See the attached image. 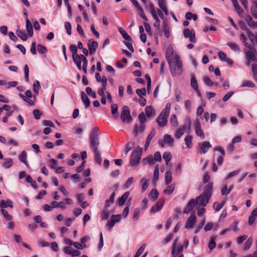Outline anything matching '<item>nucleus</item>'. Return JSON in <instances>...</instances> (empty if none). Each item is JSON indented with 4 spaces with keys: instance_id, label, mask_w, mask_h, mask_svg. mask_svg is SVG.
Returning a JSON list of instances; mask_svg holds the SVG:
<instances>
[{
    "instance_id": "obj_12",
    "label": "nucleus",
    "mask_w": 257,
    "mask_h": 257,
    "mask_svg": "<svg viewBox=\"0 0 257 257\" xmlns=\"http://www.w3.org/2000/svg\"><path fill=\"white\" fill-rule=\"evenodd\" d=\"M196 220V217L195 215L194 212L191 214L190 216L188 218L187 222L185 225L186 228L189 229L193 227Z\"/></svg>"
},
{
    "instance_id": "obj_46",
    "label": "nucleus",
    "mask_w": 257,
    "mask_h": 257,
    "mask_svg": "<svg viewBox=\"0 0 257 257\" xmlns=\"http://www.w3.org/2000/svg\"><path fill=\"white\" fill-rule=\"evenodd\" d=\"M159 196V192L156 189H153L151 191L149 197L153 200H156L158 198Z\"/></svg>"
},
{
    "instance_id": "obj_18",
    "label": "nucleus",
    "mask_w": 257,
    "mask_h": 257,
    "mask_svg": "<svg viewBox=\"0 0 257 257\" xmlns=\"http://www.w3.org/2000/svg\"><path fill=\"white\" fill-rule=\"evenodd\" d=\"M102 87L100 88L98 90V94L101 96H104V90L106 89L107 85V78L105 76H102Z\"/></svg>"
},
{
    "instance_id": "obj_29",
    "label": "nucleus",
    "mask_w": 257,
    "mask_h": 257,
    "mask_svg": "<svg viewBox=\"0 0 257 257\" xmlns=\"http://www.w3.org/2000/svg\"><path fill=\"white\" fill-rule=\"evenodd\" d=\"M118 106L116 104H113L111 106V112L114 118H117L118 116V113L117 112Z\"/></svg>"
},
{
    "instance_id": "obj_60",
    "label": "nucleus",
    "mask_w": 257,
    "mask_h": 257,
    "mask_svg": "<svg viewBox=\"0 0 257 257\" xmlns=\"http://www.w3.org/2000/svg\"><path fill=\"white\" fill-rule=\"evenodd\" d=\"M1 211L2 214H3V215L7 220H11L12 219V216L8 213V211L4 209H2Z\"/></svg>"
},
{
    "instance_id": "obj_1",
    "label": "nucleus",
    "mask_w": 257,
    "mask_h": 257,
    "mask_svg": "<svg viewBox=\"0 0 257 257\" xmlns=\"http://www.w3.org/2000/svg\"><path fill=\"white\" fill-rule=\"evenodd\" d=\"M166 58L172 76L181 75L183 72L182 61L179 56L177 54L174 53V50L171 46L167 48Z\"/></svg>"
},
{
    "instance_id": "obj_40",
    "label": "nucleus",
    "mask_w": 257,
    "mask_h": 257,
    "mask_svg": "<svg viewBox=\"0 0 257 257\" xmlns=\"http://www.w3.org/2000/svg\"><path fill=\"white\" fill-rule=\"evenodd\" d=\"M165 182L167 185L169 184L172 180V173L170 171H168L166 172L165 176Z\"/></svg>"
},
{
    "instance_id": "obj_53",
    "label": "nucleus",
    "mask_w": 257,
    "mask_h": 257,
    "mask_svg": "<svg viewBox=\"0 0 257 257\" xmlns=\"http://www.w3.org/2000/svg\"><path fill=\"white\" fill-rule=\"evenodd\" d=\"M227 45L234 51L239 52L240 51V48L238 46L234 43H228Z\"/></svg>"
},
{
    "instance_id": "obj_22",
    "label": "nucleus",
    "mask_w": 257,
    "mask_h": 257,
    "mask_svg": "<svg viewBox=\"0 0 257 257\" xmlns=\"http://www.w3.org/2000/svg\"><path fill=\"white\" fill-rule=\"evenodd\" d=\"M245 20L249 27L253 29L257 28V22H255L249 15L245 17Z\"/></svg>"
},
{
    "instance_id": "obj_15",
    "label": "nucleus",
    "mask_w": 257,
    "mask_h": 257,
    "mask_svg": "<svg viewBox=\"0 0 257 257\" xmlns=\"http://www.w3.org/2000/svg\"><path fill=\"white\" fill-rule=\"evenodd\" d=\"M195 205H196L195 200L194 199H191L185 208L183 212L184 213H189L194 209Z\"/></svg>"
},
{
    "instance_id": "obj_54",
    "label": "nucleus",
    "mask_w": 257,
    "mask_h": 257,
    "mask_svg": "<svg viewBox=\"0 0 257 257\" xmlns=\"http://www.w3.org/2000/svg\"><path fill=\"white\" fill-rule=\"evenodd\" d=\"M40 87V85L39 82L38 80H36L33 84V91L35 94H38Z\"/></svg>"
},
{
    "instance_id": "obj_62",
    "label": "nucleus",
    "mask_w": 257,
    "mask_h": 257,
    "mask_svg": "<svg viewBox=\"0 0 257 257\" xmlns=\"http://www.w3.org/2000/svg\"><path fill=\"white\" fill-rule=\"evenodd\" d=\"M179 238L177 237L174 241V243L172 246L171 253L172 255V257H175L176 254V245L178 241Z\"/></svg>"
},
{
    "instance_id": "obj_34",
    "label": "nucleus",
    "mask_w": 257,
    "mask_h": 257,
    "mask_svg": "<svg viewBox=\"0 0 257 257\" xmlns=\"http://www.w3.org/2000/svg\"><path fill=\"white\" fill-rule=\"evenodd\" d=\"M108 208L104 207L101 213V218L102 220H106L107 219L110 215V212L107 209Z\"/></svg>"
},
{
    "instance_id": "obj_49",
    "label": "nucleus",
    "mask_w": 257,
    "mask_h": 257,
    "mask_svg": "<svg viewBox=\"0 0 257 257\" xmlns=\"http://www.w3.org/2000/svg\"><path fill=\"white\" fill-rule=\"evenodd\" d=\"M159 166L157 165L155 167V169L154 172V182L157 181L159 179Z\"/></svg>"
},
{
    "instance_id": "obj_28",
    "label": "nucleus",
    "mask_w": 257,
    "mask_h": 257,
    "mask_svg": "<svg viewBox=\"0 0 257 257\" xmlns=\"http://www.w3.org/2000/svg\"><path fill=\"white\" fill-rule=\"evenodd\" d=\"M156 131H155L154 129H153L152 132H151V133L149 135L147 139V140H146V143H145V148L147 149L148 148V147H149V146L150 145V142L151 141V140L153 138H154L155 135H156Z\"/></svg>"
},
{
    "instance_id": "obj_3",
    "label": "nucleus",
    "mask_w": 257,
    "mask_h": 257,
    "mask_svg": "<svg viewBox=\"0 0 257 257\" xmlns=\"http://www.w3.org/2000/svg\"><path fill=\"white\" fill-rule=\"evenodd\" d=\"M98 136V132L96 129L91 131L89 136V143L92 150L98 149L99 145Z\"/></svg>"
},
{
    "instance_id": "obj_41",
    "label": "nucleus",
    "mask_w": 257,
    "mask_h": 257,
    "mask_svg": "<svg viewBox=\"0 0 257 257\" xmlns=\"http://www.w3.org/2000/svg\"><path fill=\"white\" fill-rule=\"evenodd\" d=\"M141 182L142 183V192H145L149 186V180H147L145 178H142L141 180Z\"/></svg>"
},
{
    "instance_id": "obj_59",
    "label": "nucleus",
    "mask_w": 257,
    "mask_h": 257,
    "mask_svg": "<svg viewBox=\"0 0 257 257\" xmlns=\"http://www.w3.org/2000/svg\"><path fill=\"white\" fill-rule=\"evenodd\" d=\"M255 84L251 81L249 80H245L244 81L242 84V87H254Z\"/></svg>"
},
{
    "instance_id": "obj_23",
    "label": "nucleus",
    "mask_w": 257,
    "mask_h": 257,
    "mask_svg": "<svg viewBox=\"0 0 257 257\" xmlns=\"http://www.w3.org/2000/svg\"><path fill=\"white\" fill-rule=\"evenodd\" d=\"M195 133L197 136L201 138L202 139L205 138V135L203 132L201 128V125L200 123H197L195 127Z\"/></svg>"
},
{
    "instance_id": "obj_26",
    "label": "nucleus",
    "mask_w": 257,
    "mask_h": 257,
    "mask_svg": "<svg viewBox=\"0 0 257 257\" xmlns=\"http://www.w3.org/2000/svg\"><path fill=\"white\" fill-rule=\"evenodd\" d=\"M26 28L29 37H32L33 34L32 25L30 20L26 19Z\"/></svg>"
},
{
    "instance_id": "obj_51",
    "label": "nucleus",
    "mask_w": 257,
    "mask_h": 257,
    "mask_svg": "<svg viewBox=\"0 0 257 257\" xmlns=\"http://www.w3.org/2000/svg\"><path fill=\"white\" fill-rule=\"evenodd\" d=\"M170 122L174 127H177L178 126V122L177 121V116L175 114H172L171 116Z\"/></svg>"
},
{
    "instance_id": "obj_33",
    "label": "nucleus",
    "mask_w": 257,
    "mask_h": 257,
    "mask_svg": "<svg viewBox=\"0 0 257 257\" xmlns=\"http://www.w3.org/2000/svg\"><path fill=\"white\" fill-rule=\"evenodd\" d=\"M119 32L121 34L122 37L128 41H132L131 37L128 35L127 33L121 27L118 28Z\"/></svg>"
},
{
    "instance_id": "obj_25",
    "label": "nucleus",
    "mask_w": 257,
    "mask_h": 257,
    "mask_svg": "<svg viewBox=\"0 0 257 257\" xmlns=\"http://www.w3.org/2000/svg\"><path fill=\"white\" fill-rule=\"evenodd\" d=\"M233 5L235 9L236 12L238 13L239 16H241V15L243 13L242 9L240 7L239 4L237 0H231Z\"/></svg>"
},
{
    "instance_id": "obj_17",
    "label": "nucleus",
    "mask_w": 257,
    "mask_h": 257,
    "mask_svg": "<svg viewBox=\"0 0 257 257\" xmlns=\"http://www.w3.org/2000/svg\"><path fill=\"white\" fill-rule=\"evenodd\" d=\"M214 150L218 151L221 154V156L218 157L217 159V164L219 166H220L222 164L223 161V156L225 155V151L223 150V149L221 147H217L215 148Z\"/></svg>"
},
{
    "instance_id": "obj_35",
    "label": "nucleus",
    "mask_w": 257,
    "mask_h": 257,
    "mask_svg": "<svg viewBox=\"0 0 257 257\" xmlns=\"http://www.w3.org/2000/svg\"><path fill=\"white\" fill-rule=\"evenodd\" d=\"M92 151L94 152L95 154V162L97 163L100 164L102 161V159L99 151L98 150V149L96 150H93Z\"/></svg>"
},
{
    "instance_id": "obj_27",
    "label": "nucleus",
    "mask_w": 257,
    "mask_h": 257,
    "mask_svg": "<svg viewBox=\"0 0 257 257\" xmlns=\"http://www.w3.org/2000/svg\"><path fill=\"white\" fill-rule=\"evenodd\" d=\"M81 95L82 100L84 103L85 106L86 107H89L90 104V101L87 95L84 92H81Z\"/></svg>"
},
{
    "instance_id": "obj_5",
    "label": "nucleus",
    "mask_w": 257,
    "mask_h": 257,
    "mask_svg": "<svg viewBox=\"0 0 257 257\" xmlns=\"http://www.w3.org/2000/svg\"><path fill=\"white\" fill-rule=\"evenodd\" d=\"M120 118L123 122L127 121L130 122L132 121V117L130 114V111L127 106H124L122 107L120 113Z\"/></svg>"
},
{
    "instance_id": "obj_38",
    "label": "nucleus",
    "mask_w": 257,
    "mask_h": 257,
    "mask_svg": "<svg viewBox=\"0 0 257 257\" xmlns=\"http://www.w3.org/2000/svg\"><path fill=\"white\" fill-rule=\"evenodd\" d=\"M247 33L248 35V37L252 43L253 44L255 43L257 44V34L254 35L249 30H247Z\"/></svg>"
},
{
    "instance_id": "obj_16",
    "label": "nucleus",
    "mask_w": 257,
    "mask_h": 257,
    "mask_svg": "<svg viewBox=\"0 0 257 257\" xmlns=\"http://www.w3.org/2000/svg\"><path fill=\"white\" fill-rule=\"evenodd\" d=\"M212 187L213 183L209 182L204 187L203 192L202 194L211 197L212 193Z\"/></svg>"
},
{
    "instance_id": "obj_14",
    "label": "nucleus",
    "mask_w": 257,
    "mask_h": 257,
    "mask_svg": "<svg viewBox=\"0 0 257 257\" xmlns=\"http://www.w3.org/2000/svg\"><path fill=\"white\" fill-rule=\"evenodd\" d=\"M87 45L90 54H94L97 48L98 47L97 42L92 40H89L88 41Z\"/></svg>"
},
{
    "instance_id": "obj_39",
    "label": "nucleus",
    "mask_w": 257,
    "mask_h": 257,
    "mask_svg": "<svg viewBox=\"0 0 257 257\" xmlns=\"http://www.w3.org/2000/svg\"><path fill=\"white\" fill-rule=\"evenodd\" d=\"M164 140L165 143H167L170 146H173L174 143V140L172 139L170 135L167 134L165 135L164 136Z\"/></svg>"
},
{
    "instance_id": "obj_64",
    "label": "nucleus",
    "mask_w": 257,
    "mask_h": 257,
    "mask_svg": "<svg viewBox=\"0 0 257 257\" xmlns=\"http://www.w3.org/2000/svg\"><path fill=\"white\" fill-rule=\"evenodd\" d=\"M215 246L216 243L215 241V238L212 237L211 238V240H210L208 243V247L210 250H212L215 247Z\"/></svg>"
},
{
    "instance_id": "obj_47",
    "label": "nucleus",
    "mask_w": 257,
    "mask_h": 257,
    "mask_svg": "<svg viewBox=\"0 0 257 257\" xmlns=\"http://www.w3.org/2000/svg\"><path fill=\"white\" fill-rule=\"evenodd\" d=\"M192 137L191 136H187L185 138V142L187 147L189 148L192 147Z\"/></svg>"
},
{
    "instance_id": "obj_24",
    "label": "nucleus",
    "mask_w": 257,
    "mask_h": 257,
    "mask_svg": "<svg viewBox=\"0 0 257 257\" xmlns=\"http://www.w3.org/2000/svg\"><path fill=\"white\" fill-rule=\"evenodd\" d=\"M145 128V125L144 124H140L139 126L138 124H135L134 126V133L136 136H137L139 133H142Z\"/></svg>"
},
{
    "instance_id": "obj_37",
    "label": "nucleus",
    "mask_w": 257,
    "mask_h": 257,
    "mask_svg": "<svg viewBox=\"0 0 257 257\" xmlns=\"http://www.w3.org/2000/svg\"><path fill=\"white\" fill-rule=\"evenodd\" d=\"M13 207V202L10 200H7L6 201L2 200L0 203V207L6 208L8 206Z\"/></svg>"
},
{
    "instance_id": "obj_61",
    "label": "nucleus",
    "mask_w": 257,
    "mask_h": 257,
    "mask_svg": "<svg viewBox=\"0 0 257 257\" xmlns=\"http://www.w3.org/2000/svg\"><path fill=\"white\" fill-rule=\"evenodd\" d=\"M86 92L89 95L91 96L93 98H95L96 97L95 92L93 91L90 87H86Z\"/></svg>"
},
{
    "instance_id": "obj_48",
    "label": "nucleus",
    "mask_w": 257,
    "mask_h": 257,
    "mask_svg": "<svg viewBox=\"0 0 257 257\" xmlns=\"http://www.w3.org/2000/svg\"><path fill=\"white\" fill-rule=\"evenodd\" d=\"M152 16L154 19L156 21V22L154 24V26L157 29H159L160 27V20L157 14L153 15Z\"/></svg>"
},
{
    "instance_id": "obj_50",
    "label": "nucleus",
    "mask_w": 257,
    "mask_h": 257,
    "mask_svg": "<svg viewBox=\"0 0 257 257\" xmlns=\"http://www.w3.org/2000/svg\"><path fill=\"white\" fill-rule=\"evenodd\" d=\"M82 58L81 57L73 58V60L76 64L78 69H81V62H82Z\"/></svg>"
},
{
    "instance_id": "obj_7",
    "label": "nucleus",
    "mask_w": 257,
    "mask_h": 257,
    "mask_svg": "<svg viewBox=\"0 0 257 257\" xmlns=\"http://www.w3.org/2000/svg\"><path fill=\"white\" fill-rule=\"evenodd\" d=\"M169 114H166L161 112L159 116L156 119V122L159 126L163 127L165 126L167 123V118Z\"/></svg>"
},
{
    "instance_id": "obj_55",
    "label": "nucleus",
    "mask_w": 257,
    "mask_h": 257,
    "mask_svg": "<svg viewBox=\"0 0 257 257\" xmlns=\"http://www.w3.org/2000/svg\"><path fill=\"white\" fill-rule=\"evenodd\" d=\"M37 50H38V52L40 54L46 53V52L47 51L46 47L43 46L41 44H38L37 45Z\"/></svg>"
},
{
    "instance_id": "obj_42",
    "label": "nucleus",
    "mask_w": 257,
    "mask_h": 257,
    "mask_svg": "<svg viewBox=\"0 0 257 257\" xmlns=\"http://www.w3.org/2000/svg\"><path fill=\"white\" fill-rule=\"evenodd\" d=\"M115 195V194L114 192L112 193L109 197V199L106 201L104 206L105 208H108L111 204L113 203Z\"/></svg>"
},
{
    "instance_id": "obj_19",
    "label": "nucleus",
    "mask_w": 257,
    "mask_h": 257,
    "mask_svg": "<svg viewBox=\"0 0 257 257\" xmlns=\"http://www.w3.org/2000/svg\"><path fill=\"white\" fill-rule=\"evenodd\" d=\"M218 57L222 61H225L229 65L233 64V61L229 58H227L226 54L223 52H219L218 53Z\"/></svg>"
},
{
    "instance_id": "obj_9",
    "label": "nucleus",
    "mask_w": 257,
    "mask_h": 257,
    "mask_svg": "<svg viewBox=\"0 0 257 257\" xmlns=\"http://www.w3.org/2000/svg\"><path fill=\"white\" fill-rule=\"evenodd\" d=\"M131 3L135 7L136 9L138 10L139 14L141 18L144 19L145 21H148V19L145 15L144 11L141 6L140 5L137 0H130Z\"/></svg>"
},
{
    "instance_id": "obj_10",
    "label": "nucleus",
    "mask_w": 257,
    "mask_h": 257,
    "mask_svg": "<svg viewBox=\"0 0 257 257\" xmlns=\"http://www.w3.org/2000/svg\"><path fill=\"white\" fill-rule=\"evenodd\" d=\"M199 148V153L205 154L208 150L212 147L211 144L208 141H204L200 143L198 145Z\"/></svg>"
},
{
    "instance_id": "obj_58",
    "label": "nucleus",
    "mask_w": 257,
    "mask_h": 257,
    "mask_svg": "<svg viewBox=\"0 0 257 257\" xmlns=\"http://www.w3.org/2000/svg\"><path fill=\"white\" fill-rule=\"evenodd\" d=\"M13 164V160L12 159H9L3 163V166L6 168H9L12 166Z\"/></svg>"
},
{
    "instance_id": "obj_52",
    "label": "nucleus",
    "mask_w": 257,
    "mask_h": 257,
    "mask_svg": "<svg viewBox=\"0 0 257 257\" xmlns=\"http://www.w3.org/2000/svg\"><path fill=\"white\" fill-rule=\"evenodd\" d=\"M163 159L165 160L166 164H168L169 162L171 160L172 156L170 152H165L163 154Z\"/></svg>"
},
{
    "instance_id": "obj_57",
    "label": "nucleus",
    "mask_w": 257,
    "mask_h": 257,
    "mask_svg": "<svg viewBox=\"0 0 257 257\" xmlns=\"http://www.w3.org/2000/svg\"><path fill=\"white\" fill-rule=\"evenodd\" d=\"M25 73V79L26 82H29V69L27 64L25 65L24 68Z\"/></svg>"
},
{
    "instance_id": "obj_30",
    "label": "nucleus",
    "mask_w": 257,
    "mask_h": 257,
    "mask_svg": "<svg viewBox=\"0 0 257 257\" xmlns=\"http://www.w3.org/2000/svg\"><path fill=\"white\" fill-rule=\"evenodd\" d=\"M155 161L152 155L149 156V157L145 158L143 160V163L144 164H149L150 165H154L155 164Z\"/></svg>"
},
{
    "instance_id": "obj_2",
    "label": "nucleus",
    "mask_w": 257,
    "mask_h": 257,
    "mask_svg": "<svg viewBox=\"0 0 257 257\" xmlns=\"http://www.w3.org/2000/svg\"><path fill=\"white\" fill-rule=\"evenodd\" d=\"M70 49L71 51L72 52V58H75L79 57H81L82 58V62H83V66H82V70L83 72L85 74L87 73V63L88 61L86 59V58L83 55H78L77 53V47L75 45H71L70 46Z\"/></svg>"
},
{
    "instance_id": "obj_56",
    "label": "nucleus",
    "mask_w": 257,
    "mask_h": 257,
    "mask_svg": "<svg viewBox=\"0 0 257 257\" xmlns=\"http://www.w3.org/2000/svg\"><path fill=\"white\" fill-rule=\"evenodd\" d=\"M224 203H225L224 202H222L221 203H220L216 202L213 204V207L216 211H218L223 207Z\"/></svg>"
},
{
    "instance_id": "obj_32",
    "label": "nucleus",
    "mask_w": 257,
    "mask_h": 257,
    "mask_svg": "<svg viewBox=\"0 0 257 257\" xmlns=\"http://www.w3.org/2000/svg\"><path fill=\"white\" fill-rule=\"evenodd\" d=\"M145 112L146 115L149 117H151L152 115H154L155 114V110L151 106H147L145 108Z\"/></svg>"
},
{
    "instance_id": "obj_4",
    "label": "nucleus",
    "mask_w": 257,
    "mask_h": 257,
    "mask_svg": "<svg viewBox=\"0 0 257 257\" xmlns=\"http://www.w3.org/2000/svg\"><path fill=\"white\" fill-rule=\"evenodd\" d=\"M142 151L141 149L135 150L133 152L130 162V165L134 166L138 164L141 158Z\"/></svg>"
},
{
    "instance_id": "obj_21",
    "label": "nucleus",
    "mask_w": 257,
    "mask_h": 257,
    "mask_svg": "<svg viewBox=\"0 0 257 257\" xmlns=\"http://www.w3.org/2000/svg\"><path fill=\"white\" fill-rule=\"evenodd\" d=\"M130 193L129 192H125L121 197H119L117 201V203L119 206H122L123 205L126 199H127L128 197L129 196Z\"/></svg>"
},
{
    "instance_id": "obj_63",
    "label": "nucleus",
    "mask_w": 257,
    "mask_h": 257,
    "mask_svg": "<svg viewBox=\"0 0 257 257\" xmlns=\"http://www.w3.org/2000/svg\"><path fill=\"white\" fill-rule=\"evenodd\" d=\"M19 95L24 100H25L26 102L30 104L31 105H33L34 104V102L32 99H30L31 98L26 97L25 96H24L21 93H20Z\"/></svg>"
},
{
    "instance_id": "obj_31",
    "label": "nucleus",
    "mask_w": 257,
    "mask_h": 257,
    "mask_svg": "<svg viewBox=\"0 0 257 257\" xmlns=\"http://www.w3.org/2000/svg\"><path fill=\"white\" fill-rule=\"evenodd\" d=\"M191 85L193 89L196 90L199 95H200L199 91L198 90V83L194 76L191 77Z\"/></svg>"
},
{
    "instance_id": "obj_6",
    "label": "nucleus",
    "mask_w": 257,
    "mask_h": 257,
    "mask_svg": "<svg viewBox=\"0 0 257 257\" xmlns=\"http://www.w3.org/2000/svg\"><path fill=\"white\" fill-rule=\"evenodd\" d=\"M211 197L203 194H201L199 196L196 198V205L198 207L202 206L204 207L208 203L209 200Z\"/></svg>"
},
{
    "instance_id": "obj_43",
    "label": "nucleus",
    "mask_w": 257,
    "mask_h": 257,
    "mask_svg": "<svg viewBox=\"0 0 257 257\" xmlns=\"http://www.w3.org/2000/svg\"><path fill=\"white\" fill-rule=\"evenodd\" d=\"M250 10L252 16L257 19V3L254 2L253 3V5L251 7Z\"/></svg>"
},
{
    "instance_id": "obj_13",
    "label": "nucleus",
    "mask_w": 257,
    "mask_h": 257,
    "mask_svg": "<svg viewBox=\"0 0 257 257\" xmlns=\"http://www.w3.org/2000/svg\"><path fill=\"white\" fill-rule=\"evenodd\" d=\"M183 34L184 37L186 38H189L191 42L193 43L196 42L195 34L194 31H191L188 29H185L184 30Z\"/></svg>"
},
{
    "instance_id": "obj_36",
    "label": "nucleus",
    "mask_w": 257,
    "mask_h": 257,
    "mask_svg": "<svg viewBox=\"0 0 257 257\" xmlns=\"http://www.w3.org/2000/svg\"><path fill=\"white\" fill-rule=\"evenodd\" d=\"M175 189V185L171 184L167 187V188L164 190V193L166 195H169L173 193Z\"/></svg>"
},
{
    "instance_id": "obj_20",
    "label": "nucleus",
    "mask_w": 257,
    "mask_h": 257,
    "mask_svg": "<svg viewBox=\"0 0 257 257\" xmlns=\"http://www.w3.org/2000/svg\"><path fill=\"white\" fill-rule=\"evenodd\" d=\"M164 203V201L159 200L158 202L152 206L151 209V212L155 213L160 210L163 206Z\"/></svg>"
},
{
    "instance_id": "obj_11",
    "label": "nucleus",
    "mask_w": 257,
    "mask_h": 257,
    "mask_svg": "<svg viewBox=\"0 0 257 257\" xmlns=\"http://www.w3.org/2000/svg\"><path fill=\"white\" fill-rule=\"evenodd\" d=\"M257 55V52L255 49L251 50V51H246L245 52V55L246 58L248 61L250 62V61H252L255 62L257 61V58L256 57V55Z\"/></svg>"
},
{
    "instance_id": "obj_45",
    "label": "nucleus",
    "mask_w": 257,
    "mask_h": 257,
    "mask_svg": "<svg viewBox=\"0 0 257 257\" xmlns=\"http://www.w3.org/2000/svg\"><path fill=\"white\" fill-rule=\"evenodd\" d=\"M19 159L22 162L24 163L27 166H28V163L27 162V153L25 151H23L21 154L19 156Z\"/></svg>"
},
{
    "instance_id": "obj_44",
    "label": "nucleus",
    "mask_w": 257,
    "mask_h": 257,
    "mask_svg": "<svg viewBox=\"0 0 257 257\" xmlns=\"http://www.w3.org/2000/svg\"><path fill=\"white\" fill-rule=\"evenodd\" d=\"M16 34L22 40H27V36L25 32L20 30H18L17 31Z\"/></svg>"
},
{
    "instance_id": "obj_8",
    "label": "nucleus",
    "mask_w": 257,
    "mask_h": 257,
    "mask_svg": "<svg viewBox=\"0 0 257 257\" xmlns=\"http://www.w3.org/2000/svg\"><path fill=\"white\" fill-rule=\"evenodd\" d=\"M191 125L190 123L189 122L188 124H184L180 127L178 128L175 134V137L176 139H179L182 135H184L185 131L188 129L190 130Z\"/></svg>"
}]
</instances>
